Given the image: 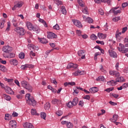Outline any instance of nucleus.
<instances>
[{"label":"nucleus","mask_w":128,"mask_h":128,"mask_svg":"<svg viewBox=\"0 0 128 128\" xmlns=\"http://www.w3.org/2000/svg\"><path fill=\"white\" fill-rule=\"evenodd\" d=\"M26 102L30 106H35L36 104V101L32 97L30 98V94H27L26 95Z\"/></svg>","instance_id":"1"},{"label":"nucleus","mask_w":128,"mask_h":128,"mask_svg":"<svg viewBox=\"0 0 128 128\" xmlns=\"http://www.w3.org/2000/svg\"><path fill=\"white\" fill-rule=\"evenodd\" d=\"M14 32H16L19 36H24L26 34V31L24 28L17 27L14 29Z\"/></svg>","instance_id":"2"},{"label":"nucleus","mask_w":128,"mask_h":128,"mask_svg":"<svg viewBox=\"0 0 128 128\" xmlns=\"http://www.w3.org/2000/svg\"><path fill=\"white\" fill-rule=\"evenodd\" d=\"M72 22L78 28H82V25L80 21L76 20H72Z\"/></svg>","instance_id":"3"},{"label":"nucleus","mask_w":128,"mask_h":128,"mask_svg":"<svg viewBox=\"0 0 128 128\" xmlns=\"http://www.w3.org/2000/svg\"><path fill=\"white\" fill-rule=\"evenodd\" d=\"M86 52V50H81L78 52V54L79 56H82V60H84L86 58V54H83Z\"/></svg>","instance_id":"4"},{"label":"nucleus","mask_w":128,"mask_h":128,"mask_svg":"<svg viewBox=\"0 0 128 128\" xmlns=\"http://www.w3.org/2000/svg\"><path fill=\"white\" fill-rule=\"evenodd\" d=\"M4 90L7 94H14V92L12 90V88L8 86H5Z\"/></svg>","instance_id":"5"},{"label":"nucleus","mask_w":128,"mask_h":128,"mask_svg":"<svg viewBox=\"0 0 128 128\" xmlns=\"http://www.w3.org/2000/svg\"><path fill=\"white\" fill-rule=\"evenodd\" d=\"M47 38H56L58 35L54 33L49 32L48 33Z\"/></svg>","instance_id":"6"},{"label":"nucleus","mask_w":128,"mask_h":128,"mask_svg":"<svg viewBox=\"0 0 128 128\" xmlns=\"http://www.w3.org/2000/svg\"><path fill=\"white\" fill-rule=\"evenodd\" d=\"M10 128H16V122L14 120H12L9 122Z\"/></svg>","instance_id":"7"},{"label":"nucleus","mask_w":128,"mask_h":128,"mask_svg":"<svg viewBox=\"0 0 128 128\" xmlns=\"http://www.w3.org/2000/svg\"><path fill=\"white\" fill-rule=\"evenodd\" d=\"M108 52L110 56L112 58H118L116 53L112 50H108Z\"/></svg>","instance_id":"8"},{"label":"nucleus","mask_w":128,"mask_h":128,"mask_svg":"<svg viewBox=\"0 0 128 128\" xmlns=\"http://www.w3.org/2000/svg\"><path fill=\"white\" fill-rule=\"evenodd\" d=\"M78 66V64H74L73 63H70L68 64L66 68L68 69L72 68H76Z\"/></svg>","instance_id":"9"},{"label":"nucleus","mask_w":128,"mask_h":128,"mask_svg":"<svg viewBox=\"0 0 128 128\" xmlns=\"http://www.w3.org/2000/svg\"><path fill=\"white\" fill-rule=\"evenodd\" d=\"M24 128H34V126L30 123L28 122H26L24 124Z\"/></svg>","instance_id":"10"},{"label":"nucleus","mask_w":128,"mask_h":128,"mask_svg":"<svg viewBox=\"0 0 128 128\" xmlns=\"http://www.w3.org/2000/svg\"><path fill=\"white\" fill-rule=\"evenodd\" d=\"M26 26L29 30H32V28H34V26H32V24L30 22H26Z\"/></svg>","instance_id":"11"},{"label":"nucleus","mask_w":128,"mask_h":128,"mask_svg":"<svg viewBox=\"0 0 128 128\" xmlns=\"http://www.w3.org/2000/svg\"><path fill=\"white\" fill-rule=\"evenodd\" d=\"M89 90L92 92V94H95V92H98V88L97 87H92L90 88Z\"/></svg>","instance_id":"12"},{"label":"nucleus","mask_w":128,"mask_h":128,"mask_svg":"<svg viewBox=\"0 0 128 128\" xmlns=\"http://www.w3.org/2000/svg\"><path fill=\"white\" fill-rule=\"evenodd\" d=\"M52 102L53 104H62V101L55 98L52 100Z\"/></svg>","instance_id":"13"},{"label":"nucleus","mask_w":128,"mask_h":128,"mask_svg":"<svg viewBox=\"0 0 128 128\" xmlns=\"http://www.w3.org/2000/svg\"><path fill=\"white\" fill-rule=\"evenodd\" d=\"M10 64H13L14 66H18V60L16 59H11L10 60Z\"/></svg>","instance_id":"14"},{"label":"nucleus","mask_w":128,"mask_h":128,"mask_svg":"<svg viewBox=\"0 0 128 128\" xmlns=\"http://www.w3.org/2000/svg\"><path fill=\"white\" fill-rule=\"evenodd\" d=\"M107 84H108V86H116V81L112 80L108 82Z\"/></svg>","instance_id":"15"},{"label":"nucleus","mask_w":128,"mask_h":128,"mask_svg":"<svg viewBox=\"0 0 128 128\" xmlns=\"http://www.w3.org/2000/svg\"><path fill=\"white\" fill-rule=\"evenodd\" d=\"M32 30L36 32V34H40V28L38 26H34L33 28H32Z\"/></svg>","instance_id":"16"},{"label":"nucleus","mask_w":128,"mask_h":128,"mask_svg":"<svg viewBox=\"0 0 128 128\" xmlns=\"http://www.w3.org/2000/svg\"><path fill=\"white\" fill-rule=\"evenodd\" d=\"M73 106H76L78 103V97L75 98L73 99L72 102Z\"/></svg>","instance_id":"17"},{"label":"nucleus","mask_w":128,"mask_h":128,"mask_svg":"<svg viewBox=\"0 0 128 128\" xmlns=\"http://www.w3.org/2000/svg\"><path fill=\"white\" fill-rule=\"evenodd\" d=\"M38 40H39V42H41V44H48V40H46V38H38Z\"/></svg>","instance_id":"18"},{"label":"nucleus","mask_w":128,"mask_h":128,"mask_svg":"<svg viewBox=\"0 0 128 128\" xmlns=\"http://www.w3.org/2000/svg\"><path fill=\"white\" fill-rule=\"evenodd\" d=\"M25 88H26L29 92H32V86H30V84H28Z\"/></svg>","instance_id":"19"},{"label":"nucleus","mask_w":128,"mask_h":128,"mask_svg":"<svg viewBox=\"0 0 128 128\" xmlns=\"http://www.w3.org/2000/svg\"><path fill=\"white\" fill-rule=\"evenodd\" d=\"M124 77L121 76L116 79V82H124Z\"/></svg>","instance_id":"20"},{"label":"nucleus","mask_w":128,"mask_h":128,"mask_svg":"<svg viewBox=\"0 0 128 128\" xmlns=\"http://www.w3.org/2000/svg\"><path fill=\"white\" fill-rule=\"evenodd\" d=\"M48 88L52 90V92H54V94H56V89L52 88V87L50 85L48 86Z\"/></svg>","instance_id":"21"},{"label":"nucleus","mask_w":128,"mask_h":128,"mask_svg":"<svg viewBox=\"0 0 128 128\" xmlns=\"http://www.w3.org/2000/svg\"><path fill=\"white\" fill-rule=\"evenodd\" d=\"M4 120H12V116L8 114H6Z\"/></svg>","instance_id":"22"},{"label":"nucleus","mask_w":128,"mask_h":128,"mask_svg":"<svg viewBox=\"0 0 128 128\" xmlns=\"http://www.w3.org/2000/svg\"><path fill=\"white\" fill-rule=\"evenodd\" d=\"M85 21L87 22H88V24H92L94 22V20L90 17L86 18Z\"/></svg>","instance_id":"23"},{"label":"nucleus","mask_w":128,"mask_h":128,"mask_svg":"<svg viewBox=\"0 0 128 128\" xmlns=\"http://www.w3.org/2000/svg\"><path fill=\"white\" fill-rule=\"evenodd\" d=\"M38 21L40 22H42L44 26H45V28H48V24H46V21L42 18H39Z\"/></svg>","instance_id":"24"},{"label":"nucleus","mask_w":128,"mask_h":128,"mask_svg":"<svg viewBox=\"0 0 128 128\" xmlns=\"http://www.w3.org/2000/svg\"><path fill=\"white\" fill-rule=\"evenodd\" d=\"M31 114L32 116H40L39 114L36 113V109H32Z\"/></svg>","instance_id":"25"},{"label":"nucleus","mask_w":128,"mask_h":128,"mask_svg":"<svg viewBox=\"0 0 128 128\" xmlns=\"http://www.w3.org/2000/svg\"><path fill=\"white\" fill-rule=\"evenodd\" d=\"M61 10H62V12L63 14H66V7H64V6H62Z\"/></svg>","instance_id":"26"},{"label":"nucleus","mask_w":128,"mask_h":128,"mask_svg":"<svg viewBox=\"0 0 128 128\" xmlns=\"http://www.w3.org/2000/svg\"><path fill=\"white\" fill-rule=\"evenodd\" d=\"M96 80L99 82H104V77L103 76H98V78H96Z\"/></svg>","instance_id":"27"},{"label":"nucleus","mask_w":128,"mask_h":128,"mask_svg":"<svg viewBox=\"0 0 128 128\" xmlns=\"http://www.w3.org/2000/svg\"><path fill=\"white\" fill-rule=\"evenodd\" d=\"M21 84L23 88H26V86L28 84V82L26 81H22L21 82Z\"/></svg>","instance_id":"28"},{"label":"nucleus","mask_w":128,"mask_h":128,"mask_svg":"<svg viewBox=\"0 0 128 128\" xmlns=\"http://www.w3.org/2000/svg\"><path fill=\"white\" fill-rule=\"evenodd\" d=\"M0 70H2L3 72H6V68L2 65H0Z\"/></svg>","instance_id":"29"},{"label":"nucleus","mask_w":128,"mask_h":128,"mask_svg":"<svg viewBox=\"0 0 128 128\" xmlns=\"http://www.w3.org/2000/svg\"><path fill=\"white\" fill-rule=\"evenodd\" d=\"M90 38L92 40H98V36L94 34H92Z\"/></svg>","instance_id":"30"},{"label":"nucleus","mask_w":128,"mask_h":128,"mask_svg":"<svg viewBox=\"0 0 128 128\" xmlns=\"http://www.w3.org/2000/svg\"><path fill=\"white\" fill-rule=\"evenodd\" d=\"M2 96H4V98L6 100H10V96H8L6 94H3Z\"/></svg>","instance_id":"31"},{"label":"nucleus","mask_w":128,"mask_h":128,"mask_svg":"<svg viewBox=\"0 0 128 128\" xmlns=\"http://www.w3.org/2000/svg\"><path fill=\"white\" fill-rule=\"evenodd\" d=\"M25 56L26 55L24 54V53L21 52L18 55V58H21V60H22L23 58H24Z\"/></svg>","instance_id":"32"},{"label":"nucleus","mask_w":128,"mask_h":128,"mask_svg":"<svg viewBox=\"0 0 128 128\" xmlns=\"http://www.w3.org/2000/svg\"><path fill=\"white\" fill-rule=\"evenodd\" d=\"M40 117L43 120H46V114L44 112H42L40 113Z\"/></svg>","instance_id":"33"},{"label":"nucleus","mask_w":128,"mask_h":128,"mask_svg":"<svg viewBox=\"0 0 128 128\" xmlns=\"http://www.w3.org/2000/svg\"><path fill=\"white\" fill-rule=\"evenodd\" d=\"M112 12H114V14H120L122 12V11L120 10H114V9L112 8Z\"/></svg>","instance_id":"34"},{"label":"nucleus","mask_w":128,"mask_h":128,"mask_svg":"<svg viewBox=\"0 0 128 128\" xmlns=\"http://www.w3.org/2000/svg\"><path fill=\"white\" fill-rule=\"evenodd\" d=\"M68 108H72L74 106L72 101H70L66 104Z\"/></svg>","instance_id":"35"},{"label":"nucleus","mask_w":128,"mask_h":128,"mask_svg":"<svg viewBox=\"0 0 128 128\" xmlns=\"http://www.w3.org/2000/svg\"><path fill=\"white\" fill-rule=\"evenodd\" d=\"M14 56H16V54H14L9 52L8 58H14Z\"/></svg>","instance_id":"36"},{"label":"nucleus","mask_w":128,"mask_h":128,"mask_svg":"<svg viewBox=\"0 0 128 128\" xmlns=\"http://www.w3.org/2000/svg\"><path fill=\"white\" fill-rule=\"evenodd\" d=\"M44 108L45 110H48L50 108V103H46L45 104Z\"/></svg>","instance_id":"37"},{"label":"nucleus","mask_w":128,"mask_h":128,"mask_svg":"<svg viewBox=\"0 0 128 128\" xmlns=\"http://www.w3.org/2000/svg\"><path fill=\"white\" fill-rule=\"evenodd\" d=\"M10 22H8V26L6 30V32H10Z\"/></svg>","instance_id":"38"},{"label":"nucleus","mask_w":128,"mask_h":128,"mask_svg":"<svg viewBox=\"0 0 128 128\" xmlns=\"http://www.w3.org/2000/svg\"><path fill=\"white\" fill-rule=\"evenodd\" d=\"M4 20L0 21V28H3L4 26Z\"/></svg>","instance_id":"39"},{"label":"nucleus","mask_w":128,"mask_h":128,"mask_svg":"<svg viewBox=\"0 0 128 128\" xmlns=\"http://www.w3.org/2000/svg\"><path fill=\"white\" fill-rule=\"evenodd\" d=\"M114 120L116 122L118 118V114H114L112 116Z\"/></svg>","instance_id":"40"},{"label":"nucleus","mask_w":128,"mask_h":128,"mask_svg":"<svg viewBox=\"0 0 128 128\" xmlns=\"http://www.w3.org/2000/svg\"><path fill=\"white\" fill-rule=\"evenodd\" d=\"M114 90V87L112 88H108L104 90V92H112Z\"/></svg>","instance_id":"41"},{"label":"nucleus","mask_w":128,"mask_h":128,"mask_svg":"<svg viewBox=\"0 0 128 128\" xmlns=\"http://www.w3.org/2000/svg\"><path fill=\"white\" fill-rule=\"evenodd\" d=\"M8 56H9V52H4L3 54V56L4 58H8Z\"/></svg>","instance_id":"42"},{"label":"nucleus","mask_w":128,"mask_h":128,"mask_svg":"<svg viewBox=\"0 0 128 128\" xmlns=\"http://www.w3.org/2000/svg\"><path fill=\"white\" fill-rule=\"evenodd\" d=\"M2 52H8V46H4L2 48Z\"/></svg>","instance_id":"43"},{"label":"nucleus","mask_w":128,"mask_h":128,"mask_svg":"<svg viewBox=\"0 0 128 128\" xmlns=\"http://www.w3.org/2000/svg\"><path fill=\"white\" fill-rule=\"evenodd\" d=\"M53 28H54V30H60V26L57 24L53 26Z\"/></svg>","instance_id":"44"},{"label":"nucleus","mask_w":128,"mask_h":128,"mask_svg":"<svg viewBox=\"0 0 128 128\" xmlns=\"http://www.w3.org/2000/svg\"><path fill=\"white\" fill-rule=\"evenodd\" d=\"M50 80H51V82L52 84H58V82L56 80V78H53L52 80L50 79Z\"/></svg>","instance_id":"45"},{"label":"nucleus","mask_w":128,"mask_h":128,"mask_svg":"<svg viewBox=\"0 0 128 128\" xmlns=\"http://www.w3.org/2000/svg\"><path fill=\"white\" fill-rule=\"evenodd\" d=\"M82 98H84V100H90V95H86L82 97Z\"/></svg>","instance_id":"46"},{"label":"nucleus","mask_w":128,"mask_h":128,"mask_svg":"<svg viewBox=\"0 0 128 128\" xmlns=\"http://www.w3.org/2000/svg\"><path fill=\"white\" fill-rule=\"evenodd\" d=\"M120 20V17H116L112 19L113 22H118V20Z\"/></svg>","instance_id":"47"},{"label":"nucleus","mask_w":128,"mask_h":128,"mask_svg":"<svg viewBox=\"0 0 128 128\" xmlns=\"http://www.w3.org/2000/svg\"><path fill=\"white\" fill-rule=\"evenodd\" d=\"M54 2H56V4H58V6L60 4H62V1H60L58 0H54Z\"/></svg>","instance_id":"48"},{"label":"nucleus","mask_w":128,"mask_h":128,"mask_svg":"<svg viewBox=\"0 0 128 128\" xmlns=\"http://www.w3.org/2000/svg\"><path fill=\"white\" fill-rule=\"evenodd\" d=\"M66 126L68 128H72V124L70 122H68V123L66 124Z\"/></svg>","instance_id":"49"},{"label":"nucleus","mask_w":128,"mask_h":128,"mask_svg":"<svg viewBox=\"0 0 128 128\" xmlns=\"http://www.w3.org/2000/svg\"><path fill=\"white\" fill-rule=\"evenodd\" d=\"M56 114H58V116H60L62 114V112L59 110L56 112Z\"/></svg>","instance_id":"50"},{"label":"nucleus","mask_w":128,"mask_h":128,"mask_svg":"<svg viewBox=\"0 0 128 128\" xmlns=\"http://www.w3.org/2000/svg\"><path fill=\"white\" fill-rule=\"evenodd\" d=\"M14 48L10 46H8V52H12Z\"/></svg>","instance_id":"51"},{"label":"nucleus","mask_w":128,"mask_h":128,"mask_svg":"<svg viewBox=\"0 0 128 128\" xmlns=\"http://www.w3.org/2000/svg\"><path fill=\"white\" fill-rule=\"evenodd\" d=\"M26 68H34V65L26 64Z\"/></svg>","instance_id":"52"},{"label":"nucleus","mask_w":128,"mask_h":128,"mask_svg":"<svg viewBox=\"0 0 128 128\" xmlns=\"http://www.w3.org/2000/svg\"><path fill=\"white\" fill-rule=\"evenodd\" d=\"M18 116V114L16 112H14L11 116H13V118H16Z\"/></svg>","instance_id":"53"},{"label":"nucleus","mask_w":128,"mask_h":128,"mask_svg":"<svg viewBox=\"0 0 128 128\" xmlns=\"http://www.w3.org/2000/svg\"><path fill=\"white\" fill-rule=\"evenodd\" d=\"M96 4H100V2H104V0H94Z\"/></svg>","instance_id":"54"},{"label":"nucleus","mask_w":128,"mask_h":128,"mask_svg":"<svg viewBox=\"0 0 128 128\" xmlns=\"http://www.w3.org/2000/svg\"><path fill=\"white\" fill-rule=\"evenodd\" d=\"M76 34L78 36H82V31L80 30H77Z\"/></svg>","instance_id":"55"},{"label":"nucleus","mask_w":128,"mask_h":128,"mask_svg":"<svg viewBox=\"0 0 128 128\" xmlns=\"http://www.w3.org/2000/svg\"><path fill=\"white\" fill-rule=\"evenodd\" d=\"M128 6V2H124L122 4V8H124Z\"/></svg>","instance_id":"56"},{"label":"nucleus","mask_w":128,"mask_h":128,"mask_svg":"<svg viewBox=\"0 0 128 128\" xmlns=\"http://www.w3.org/2000/svg\"><path fill=\"white\" fill-rule=\"evenodd\" d=\"M98 12H99L100 14H101V16H104V10H102V9L98 10Z\"/></svg>","instance_id":"57"},{"label":"nucleus","mask_w":128,"mask_h":128,"mask_svg":"<svg viewBox=\"0 0 128 128\" xmlns=\"http://www.w3.org/2000/svg\"><path fill=\"white\" fill-rule=\"evenodd\" d=\"M82 12L84 14H88V10H86V8H84Z\"/></svg>","instance_id":"58"},{"label":"nucleus","mask_w":128,"mask_h":128,"mask_svg":"<svg viewBox=\"0 0 128 128\" xmlns=\"http://www.w3.org/2000/svg\"><path fill=\"white\" fill-rule=\"evenodd\" d=\"M109 104H111V106H116L118 104L116 102H114L112 101H110Z\"/></svg>","instance_id":"59"},{"label":"nucleus","mask_w":128,"mask_h":128,"mask_svg":"<svg viewBox=\"0 0 128 128\" xmlns=\"http://www.w3.org/2000/svg\"><path fill=\"white\" fill-rule=\"evenodd\" d=\"M102 36H104V34L98 32V36L99 38H102Z\"/></svg>","instance_id":"60"},{"label":"nucleus","mask_w":128,"mask_h":128,"mask_svg":"<svg viewBox=\"0 0 128 128\" xmlns=\"http://www.w3.org/2000/svg\"><path fill=\"white\" fill-rule=\"evenodd\" d=\"M28 48H32L33 50H34V48H36V46L32 44H28Z\"/></svg>","instance_id":"61"},{"label":"nucleus","mask_w":128,"mask_h":128,"mask_svg":"<svg viewBox=\"0 0 128 128\" xmlns=\"http://www.w3.org/2000/svg\"><path fill=\"white\" fill-rule=\"evenodd\" d=\"M20 68L22 70H26V64L24 65H22L21 66Z\"/></svg>","instance_id":"62"},{"label":"nucleus","mask_w":128,"mask_h":128,"mask_svg":"<svg viewBox=\"0 0 128 128\" xmlns=\"http://www.w3.org/2000/svg\"><path fill=\"white\" fill-rule=\"evenodd\" d=\"M84 101L80 100L78 104V106H84Z\"/></svg>","instance_id":"63"},{"label":"nucleus","mask_w":128,"mask_h":128,"mask_svg":"<svg viewBox=\"0 0 128 128\" xmlns=\"http://www.w3.org/2000/svg\"><path fill=\"white\" fill-rule=\"evenodd\" d=\"M112 96H114V98H118L120 96L118 94H112Z\"/></svg>","instance_id":"64"}]
</instances>
